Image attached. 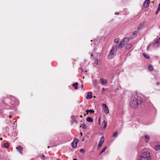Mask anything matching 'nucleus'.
<instances>
[{
    "label": "nucleus",
    "mask_w": 160,
    "mask_h": 160,
    "mask_svg": "<svg viewBox=\"0 0 160 160\" xmlns=\"http://www.w3.org/2000/svg\"><path fill=\"white\" fill-rule=\"evenodd\" d=\"M48 148H50V147H49V146H48Z\"/></svg>",
    "instance_id": "nucleus-49"
},
{
    "label": "nucleus",
    "mask_w": 160,
    "mask_h": 160,
    "mask_svg": "<svg viewBox=\"0 0 160 160\" xmlns=\"http://www.w3.org/2000/svg\"><path fill=\"white\" fill-rule=\"evenodd\" d=\"M82 127L83 129H86L87 128V126L85 124L83 123L82 124L81 126H80V127Z\"/></svg>",
    "instance_id": "nucleus-20"
},
{
    "label": "nucleus",
    "mask_w": 160,
    "mask_h": 160,
    "mask_svg": "<svg viewBox=\"0 0 160 160\" xmlns=\"http://www.w3.org/2000/svg\"><path fill=\"white\" fill-rule=\"evenodd\" d=\"M104 138L103 136H102L100 139V141L99 142L101 143H103L104 142Z\"/></svg>",
    "instance_id": "nucleus-18"
},
{
    "label": "nucleus",
    "mask_w": 160,
    "mask_h": 160,
    "mask_svg": "<svg viewBox=\"0 0 160 160\" xmlns=\"http://www.w3.org/2000/svg\"><path fill=\"white\" fill-rule=\"evenodd\" d=\"M82 69V68H81V69Z\"/></svg>",
    "instance_id": "nucleus-53"
},
{
    "label": "nucleus",
    "mask_w": 160,
    "mask_h": 160,
    "mask_svg": "<svg viewBox=\"0 0 160 160\" xmlns=\"http://www.w3.org/2000/svg\"><path fill=\"white\" fill-rule=\"evenodd\" d=\"M81 88H82V89H83L84 88L83 87V85H82L81 86Z\"/></svg>",
    "instance_id": "nucleus-41"
},
{
    "label": "nucleus",
    "mask_w": 160,
    "mask_h": 160,
    "mask_svg": "<svg viewBox=\"0 0 160 160\" xmlns=\"http://www.w3.org/2000/svg\"><path fill=\"white\" fill-rule=\"evenodd\" d=\"M107 148V147H105L103 150H102L100 152V155H101L102 153L104 152Z\"/></svg>",
    "instance_id": "nucleus-24"
},
{
    "label": "nucleus",
    "mask_w": 160,
    "mask_h": 160,
    "mask_svg": "<svg viewBox=\"0 0 160 160\" xmlns=\"http://www.w3.org/2000/svg\"><path fill=\"white\" fill-rule=\"evenodd\" d=\"M56 160H60L59 159H57Z\"/></svg>",
    "instance_id": "nucleus-51"
},
{
    "label": "nucleus",
    "mask_w": 160,
    "mask_h": 160,
    "mask_svg": "<svg viewBox=\"0 0 160 160\" xmlns=\"http://www.w3.org/2000/svg\"><path fill=\"white\" fill-rule=\"evenodd\" d=\"M98 84V83L97 82V81L96 80H94L93 82V84L94 86Z\"/></svg>",
    "instance_id": "nucleus-25"
},
{
    "label": "nucleus",
    "mask_w": 160,
    "mask_h": 160,
    "mask_svg": "<svg viewBox=\"0 0 160 160\" xmlns=\"http://www.w3.org/2000/svg\"><path fill=\"white\" fill-rule=\"evenodd\" d=\"M141 98L137 96L134 97V98H132L130 102V106L131 107L135 108L138 107V104L142 102Z\"/></svg>",
    "instance_id": "nucleus-1"
},
{
    "label": "nucleus",
    "mask_w": 160,
    "mask_h": 160,
    "mask_svg": "<svg viewBox=\"0 0 160 160\" xmlns=\"http://www.w3.org/2000/svg\"><path fill=\"white\" fill-rule=\"evenodd\" d=\"M96 61L97 62V64H98V59H96Z\"/></svg>",
    "instance_id": "nucleus-39"
},
{
    "label": "nucleus",
    "mask_w": 160,
    "mask_h": 160,
    "mask_svg": "<svg viewBox=\"0 0 160 160\" xmlns=\"http://www.w3.org/2000/svg\"><path fill=\"white\" fill-rule=\"evenodd\" d=\"M150 154L148 152H142L138 158V160H150Z\"/></svg>",
    "instance_id": "nucleus-2"
},
{
    "label": "nucleus",
    "mask_w": 160,
    "mask_h": 160,
    "mask_svg": "<svg viewBox=\"0 0 160 160\" xmlns=\"http://www.w3.org/2000/svg\"><path fill=\"white\" fill-rule=\"evenodd\" d=\"M115 14L116 15H118L119 14V12H116L115 13Z\"/></svg>",
    "instance_id": "nucleus-40"
},
{
    "label": "nucleus",
    "mask_w": 160,
    "mask_h": 160,
    "mask_svg": "<svg viewBox=\"0 0 160 160\" xmlns=\"http://www.w3.org/2000/svg\"><path fill=\"white\" fill-rule=\"evenodd\" d=\"M92 93L91 92H88L87 94V96L86 97L87 99L91 98H92Z\"/></svg>",
    "instance_id": "nucleus-10"
},
{
    "label": "nucleus",
    "mask_w": 160,
    "mask_h": 160,
    "mask_svg": "<svg viewBox=\"0 0 160 160\" xmlns=\"http://www.w3.org/2000/svg\"><path fill=\"white\" fill-rule=\"evenodd\" d=\"M150 3L149 0H146L144 2L143 5L145 8H147L148 7Z\"/></svg>",
    "instance_id": "nucleus-5"
},
{
    "label": "nucleus",
    "mask_w": 160,
    "mask_h": 160,
    "mask_svg": "<svg viewBox=\"0 0 160 160\" xmlns=\"http://www.w3.org/2000/svg\"><path fill=\"white\" fill-rule=\"evenodd\" d=\"M160 44V37L157 40L156 42L154 44V46H156L158 44Z\"/></svg>",
    "instance_id": "nucleus-15"
},
{
    "label": "nucleus",
    "mask_w": 160,
    "mask_h": 160,
    "mask_svg": "<svg viewBox=\"0 0 160 160\" xmlns=\"http://www.w3.org/2000/svg\"><path fill=\"white\" fill-rule=\"evenodd\" d=\"M158 10H160V3L159 4L158 8Z\"/></svg>",
    "instance_id": "nucleus-37"
},
{
    "label": "nucleus",
    "mask_w": 160,
    "mask_h": 160,
    "mask_svg": "<svg viewBox=\"0 0 160 160\" xmlns=\"http://www.w3.org/2000/svg\"><path fill=\"white\" fill-rule=\"evenodd\" d=\"M102 144L103 143H101L99 142L98 145V148H99L100 147H101L102 146Z\"/></svg>",
    "instance_id": "nucleus-29"
},
{
    "label": "nucleus",
    "mask_w": 160,
    "mask_h": 160,
    "mask_svg": "<svg viewBox=\"0 0 160 160\" xmlns=\"http://www.w3.org/2000/svg\"><path fill=\"white\" fill-rule=\"evenodd\" d=\"M102 125L103 126L104 129L106 128L107 126V122L105 121H104L102 122Z\"/></svg>",
    "instance_id": "nucleus-11"
},
{
    "label": "nucleus",
    "mask_w": 160,
    "mask_h": 160,
    "mask_svg": "<svg viewBox=\"0 0 160 160\" xmlns=\"http://www.w3.org/2000/svg\"><path fill=\"white\" fill-rule=\"evenodd\" d=\"M150 47V45H148V46H147V50L148 51L149 50V48Z\"/></svg>",
    "instance_id": "nucleus-36"
},
{
    "label": "nucleus",
    "mask_w": 160,
    "mask_h": 160,
    "mask_svg": "<svg viewBox=\"0 0 160 160\" xmlns=\"http://www.w3.org/2000/svg\"><path fill=\"white\" fill-rule=\"evenodd\" d=\"M103 106V109L104 112L106 114H108L109 112V111L108 107L105 104H102Z\"/></svg>",
    "instance_id": "nucleus-4"
},
{
    "label": "nucleus",
    "mask_w": 160,
    "mask_h": 160,
    "mask_svg": "<svg viewBox=\"0 0 160 160\" xmlns=\"http://www.w3.org/2000/svg\"><path fill=\"white\" fill-rule=\"evenodd\" d=\"M86 112H87V114H88V112L91 113V114L92 113H93L94 112V111L92 110H86Z\"/></svg>",
    "instance_id": "nucleus-12"
},
{
    "label": "nucleus",
    "mask_w": 160,
    "mask_h": 160,
    "mask_svg": "<svg viewBox=\"0 0 160 160\" xmlns=\"http://www.w3.org/2000/svg\"><path fill=\"white\" fill-rule=\"evenodd\" d=\"M86 120L87 121L91 122H92L93 120L92 118L90 117H88L87 118Z\"/></svg>",
    "instance_id": "nucleus-14"
},
{
    "label": "nucleus",
    "mask_w": 160,
    "mask_h": 160,
    "mask_svg": "<svg viewBox=\"0 0 160 160\" xmlns=\"http://www.w3.org/2000/svg\"><path fill=\"white\" fill-rule=\"evenodd\" d=\"M124 46H125V45L123 42V41H121L118 45V48L121 49Z\"/></svg>",
    "instance_id": "nucleus-7"
},
{
    "label": "nucleus",
    "mask_w": 160,
    "mask_h": 160,
    "mask_svg": "<svg viewBox=\"0 0 160 160\" xmlns=\"http://www.w3.org/2000/svg\"><path fill=\"white\" fill-rule=\"evenodd\" d=\"M102 144L103 143H101L99 142L98 145V148H99L100 147H101L102 146Z\"/></svg>",
    "instance_id": "nucleus-28"
},
{
    "label": "nucleus",
    "mask_w": 160,
    "mask_h": 160,
    "mask_svg": "<svg viewBox=\"0 0 160 160\" xmlns=\"http://www.w3.org/2000/svg\"><path fill=\"white\" fill-rule=\"evenodd\" d=\"M78 82H76L75 83H74L72 84V86L74 87V88L75 89H77L78 87Z\"/></svg>",
    "instance_id": "nucleus-17"
},
{
    "label": "nucleus",
    "mask_w": 160,
    "mask_h": 160,
    "mask_svg": "<svg viewBox=\"0 0 160 160\" xmlns=\"http://www.w3.org/2000/svg\"><path fill=\"white\" fill-rule=\"evenodd\" d=\"M145 140L146 142H148L149 140V136L148 135H147L145 136Z\"/></svg>",
    "instance_id": "nucleus-13"
},
{
    "label": "nucleus",
    "mask_w": 160,
    "mask_h": 160,
    "mask_svg": "<svg viewBox=\"0 0 160 160\" xmlns=\"http://www.w3.org/2000/svg\"><path fill=\"white\" fill-rule=\"evenodd\" d=\"M9 118H12V116H11V115H10V116H9Z\"/></svg>",
    "instance_id": "nucleus-44"
},
{
    "label": "nucleus",
    "mask_w": 160,
    "mask_h": 160,
    "mask_svg": "<svg viewBox=\"0 0 160 160\" xmlns=\"http://www.w3.org/2000/svg\"><path fill=\"white\" fill-rule=\"evenodd\" d=\"M148 69L149 70H153L154 68L152 65H150L148 67Z\"/></svg>",
    "instance_id": "nucleus-22"
},
{
    "label": "nucleus",
    "mask_w": 160,
    "mask_h": 160,
    "mask_svg": "<svg viewBox=\"0 0 160 160\" xmlns=\"http://www.w3.org/2000/svg\"><path fill=\"white\" fill-rule=\"evenodd\" d=\"M117 48L116 46H113L108 56V59H110L113 58L115 56V54L117 52Z\"/></svg>",
    "instance_id": "nucleus-3"
},
{
    "label": "nucleus",
    "mask_w": 160,
    "mask_h": 160,
    "mask_svg": "<svg viewBox=\"0 0 160 160\" xmlns=\"http://www.w3.org/2000/svg\"><path fill=\"white\" fill-rule=\"evenodd\" d=\"M142 27V25H140V26L138 27V30H140L141 28Z\"/></svg>",
    "instance_id": "nucleus-33"
},
{
    "label": "nucleus",
    "mask_w": 160,
    "mask_h": 160,
    "mask_svg": "<svg viewBox=\"0 0 160 160\" xmlns=\"http://www.w3.org/2000/svg\"><path fill=\"white\" fill-rule=\"evenodd\" d=\"M42 156L43 158H44L45 157V156L43 154L42 155Z\"/></svg>",
    "instance_id": "nucleus-45"
},
{
    "label": "nucleus",
    "mask_w": 160,
    "mask_h": 160,
    "mask_svg": "<svg viewBox=\"0 0 160 160\" xmlns=\"http://www.w3.org/2000/svg\"><path fill=\"white\" fill-rule=\"evenodd\" d=\"M160 84V83L159 82H157V84L158 85Z\"/></svg>",
    "instance_id": "nucleus-42"
},
{
    "label": "nucleus",
    "mask_w": 160,
    "mask_h": 160,
    "mask_svg": "<svg viewBox=\"0 0 160 160\" xmlns=\"http://www.w3.org/2000/svg\"><path fill=\"white\" fill-rule=\"evenodd\" d=\"M159 11H160V10H158V9H157V11H156V14H157L158 13V12H159Z\"/></svg>",
    "instance_id": "nucleus-38"
},
{
    "label": "nucleus",
    "mask_w": 160,
    "mask_h": 160,
    "mask_svg": "<svg viewBox=\"0 0 160 160\" xmlns=\"http://www.w3.org/2000/svg\"><path fill=\"white\" fill-rule=\"evenodd\" d=\"M78 142V139L75 138L73 142H75V143H76V144H77Z\"/></svg>",
    "instance_id": "nucleus-30"
},
{
    "label": "nucleus",
    "mask_w": 160,
    "mask_h": 160,
    "mask_svg": "<svg viewBox=\"0 0 160 160\" xmlns=\"http://www.w3.org/2000/svg\"><path fill=\"white\" fill-rule=\"evenodd\" d=\"M0 140H2V138H0Z\"/></svg>",
    "instance_id": "nucleus-50"
},
{
    "label": "nucleus",
    "mask_w": 160,
    "mask_h": 160,
    "mask_svg": "<svg viewBox=\"0 0 160 160\" xmlns=\"http://www.w3.org/2000/svg\"><path fill=\"white\" fill-rule=\"evenodd\" d=\"M80 118H82V115H80Z\"/></svg>",
    "instance_id": "nucleus-48"
},
{
    "label": "nucleus",
    "mask_w": 160,
    "mask_h": 160,
    "mask_svg": "<svg viewBox=\"0 0 160 160\" xmlns=\"http://www.w3.org/2000/svg\"><path fill=\"white\" fill-rule=\"evenodd\" d=\"M80 151L81 152H84V150L83 149H80Z\"/></svg>",
    "instance_id": "nucleus-35"
},
{
    "label": "nucleus",
    "mask_w": 160,
    "mask_h": 160,
    "mask_svg": "<svg viewBox=\"0 0 160 160\" xmlns=\"http://www.w3.org/2000/svg\"><path fill=\"white\" fill-rule=\"evenodd\" d=\"M73 64H74V62L75 61V60L73 59Z\"/></svg>",
    "instance_id": "nucleus-43"
},
{
    "label": "nucleus",
    "mask_w": 160,
    "mask_h": 160,
    "mask_svg": "<svg viewBox=\"0 0 160 160\" xmlns=\"http://www.w3.org/2000/svg\"><path fill=\"white\" fill-rule=\"evenodd\" d=\"M92 56V54L91 55V56Z\"/></svg>",
    "instance_id": "nucleus-52"
},
{
    "label": "nucleus",
    "mask_w": 160,
    "mask_h": 160,
    "mask_svg": "<svg viewBox=\"0 0 160 160\" xmlns=\"http://www.w3.org/2000/svg\"><path fill=\"white\" fill-rule=\"evenodd\" d=\"M73 160H77L76 158H74L73 159Z\"/></svg>",
    "instance_id": "nucleus-47"
},
{
    "label": "nucleus",
    "mask_w": 160,
    "mask_h": 160,
    "mask_svg": "<svg viewBox=\"0 0 160 160\" xmlns=\"http://www.w3.org/2000/svg\"><path fill=\"white\" fill-rule=\"evenodd\" d=\"M128 46L127 47V48L128 49H130L132 47V46L131 44H128Z\"/></svg>",
    "instance_id": "nucleus-32"
},
{
    "label": "nucleus",
    "mask_w": 160,
    "mask_h": 160,
    "mask_svg": "<svg viewBox=\"0 0 160 160\" xmlns=\"http://www.w3.org/2000/svg\"><path fill=\"white\" fill-rule=\"evenodd\" d=\"M143 55L144 57L147 59H149L150 58L148 54H146L145 53H143Z\"/></svg>",
    "instance_id": "nucleus-19"
},
{
    "label": "nucleus",
    "mask_w": 160,
    "mask_h": 160,
    "mask_svg": "<svg viewBox=\"0 0 160 160\" xmlns=\"http://www.w3.org/2000/svg\"><path fill=\"white\" fill-rule=\"evenodd\" d=\"M122 41H123L124 44H125V45H126L128 42L129 41V38L128 37H126L123 39Z\"/></svg>",
    "instance_id": "nucleus-6"
},
{
    "label": "nucleus",
    "mask_w": 160,
    "mask_h": 160,
    "mask_svg": "<svg viewBox=\"0 0 160 160\" xmlns=\"http://www.w3.org/2000/svg\"><path fill=\"white\" fill-rule=\"evenodd\" d=\"M72 147L75 148L77 146V144L73 142L72 143Z\"/></svg>",
    "instance_id": "nucleus-21"
},
{
    "label": "nucleus",
    "mask_w": 160,
    "mask_h": 160,
    "mask_svg": "<svg viewBox=\"0 0 160 160\" xmlns=\"http://www.w3.org/2000/svg\"><path fill=\"white\" fill-rule=\"evenodd\" d=\"M119 41V39L118 38H116L114 39V42L115 43H118Z\"/></svg>",
    "instance_id": "nucleus-31"
},
{
    "label": "nucleus",
    "mask_w": 160,
    "mask_h": 160,
    "mask_svg": "<svg viewBox=\"0 0 160 160\" xmlns=\"http://www.w3.org/2000/svg\"><path fill=\"white\" fill-rule=\"evenodd\" d=\"M154 149L156 151H158L160 150V145H156L154 147Z\"/></svg>",
    "instance_id": "nucleus-16"
},
{
    "label": "nucleus",
    "mask_w": 160,
    "mask_h": 160,
    "mask_svg": "<svg viewBox=\"0 0 160 160\" xmlns=\"http://www.w3.org/2000/svg\"><path fill=\"white\" fill-rule=\"evenodd\" d=\"M4 146L5 148H7L9 147V145L8 143H5Z\"/></svg>",
    "instance_id": "nucleus-26"
},
{
    "label": "nucleus",
    "mask_w": 160,
    "mask_h": 160,
    "mask_svg": "<svg viewBox=\"0 0 160 160\" xmlns=\"http://www.w3.org/2000/svg\"><path fill=\"white\" fill-rule=\"evenodd\" d=\"M71 118L72 119V121L73 122H76V117L74 116H72L71 117Z\"/></svg>",
    "instance_id": "nucleus-23"
},
{
    "label": "nucleus",
    "mask_w": 160,
    "mask_h": 160,
    "mask_svg": "<svg viewBox=\"0 0 160 160\" xmlns=\"http://www.w3.org/2000/svg\"><path fill=\"white\" fill-rule=\"evenodd\" d=\"M87 71H82L81 73L82 74L85 73L87 72Z\"/></svg>",
    "instance_id": "nucleus-34"
},
{
    "label": "nucleus",
    "mask_w": 160,
    "mask_h": 160,
    "mask_svg": "<svg viewBox=\"0 0 160 160\" xmlns=\"http://www.w3.org/2000/svg\"><path fill=\"white\" fill-rule=\"evenodd\" d=\"M100 82L103 85H105L107 83V81L106 79L101 78L100 80Z\"/></svg>",
    "instance_id": "nucleus-9"
},
{
    "label": "nucleus",
    "mask_w": 160,
    "mask_h": 160,
    "mask_svg": "<svg viewBox=\"0 0 160 160\" xmlns=\"http://www.w3.org/2000/svg\"><path fill=\"white\" fill-rule=\"evenodd\" d=\"M16 149L20 153L22 154V149L23 148L21 146H19L16 148Z\"/></svg>",
    "instance_id": "nucleus-8"
},
{
    "label": "nucleus",
    "mask_w": 160,
    "mask_h": 160,
    "mask_svg": "<svg viewBox=\"0 0 160 160\" xmlns=\"http://www.w3.org/2000/svg\"><path fill=\"white\" fill-rule=\"evenodd\" d=\"M118 135V133L117 132H115L113 134V136L115 137H117Z\"/></svg>",
    "instance_id": "nucleus-27"
},
{
    "label": "nucleus",
    "mask_w": 160,
    "mask_h": 160,
    "mask_svg": "<svg viewBox=\"0 0 160 160\" xmlns=\"http://www.w3.org/2000/svg\"><path fill=\"white\" fill-rule=\"evenodd\" d=\"M80 134L81 135V136H82V133H80Z\"/></svg>",
    "instance_id": "nucleus-46"
}]
</instances>
